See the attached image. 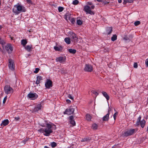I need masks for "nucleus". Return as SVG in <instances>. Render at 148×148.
Masks as SVG:
<instances>
[{"instance_id": "f257e3e1", "label": "nucleus", "mask_w": 148, "mask_h": 148, "mask_svg": "<svg viewBox=\"0 0 148 148\" xmlns=\"http://www.w3.org/2000/svg\"><path fill=\"white\" fill-rule=\"evenodd\" d=\"M26 11L25 7L19 4L15 5L12 9L13 12L16 15H18L22 12H25Z\"/></svg>"}, {"instance_id": "f03ea898", "label": "nucleus", "mask_w": 148, "mask_h": 148, "mask_svg": "<svg viewBox=\"0 0 148 148\" xmlns=\"http://www.w3.org/2000/svg\"><path fill=\"white\" fill-rule=\"evenodd\" d=\"M47 128L43 129L42 128L39 130L40 132H41L42 133H45L44 135L46 136H49L50 134L53 132L52 130L51 129L52 128V126L51 124L49 123L46 124Z\"/></svg>"}, {"instance_id": "7ed1b4c3", "label": "nucleus", "mask_w": 148, "mask_h": 148, "mask_svg": "<svg viewBox=\"0 0 148 148\" xmlns=\"http://www.w3.org/2000/svg\"><path fill=\"white\" fill-rule=\"evenodd\" d=\"M135 132V129H131L127 130L125 131L122 134V136L124 137H127L129 136H131L134 134Z\"/></svg>"}, {"instance_id": "20e7f679", "label": "nucleus", "mask_w": 148, "mask_h": 148, "mask_svg": "<svg viewBox=\"0 0 148 148\" xmlns=\"http://www.w3.org/2000/svg\"><path fill=\"white\" fill-rule=\"evenodd\" d=\"M4 90L5 93L7 94H12L14 92L13 89L10 86L8 85H6L5 86Z\"/></svg>"}, {"instance_id": "39448f33", "label": "nucleus", "mask_w": 148, "mask_h": 148, "mask_svg": "<svg viewBox=\"0 0 148 148\" xmlns=\"http://www.w3.org/2000/svg\"><path fill=\"white\" fill-rule=\"evenodd\" d=\"M27 97L31 99L35 100L38 97V95L35 93L30 92L27 95Z\"/></svg>"}, {"instance_id": "423d86ee", "label": "nucleus", "mask_w": 148, "mask_h": 148, "mask_svg": "<svg viewBox=\"0 0 148 148\" xmlns=\"http://www.w3.org/2000/svg\"><path fill=\"white\" fill-rule=\"evenodd\" d=\"M84 70L86 72H91L93 70V67L92 66L90 65L86 64L84 68Z\"/></svg>"}, {"instance_id": "0eeeda50", "label": "nucleus", "mask_w": 148, "mask_h": 148, "mask_svg": "<svg viewBox=\"0 0 148 148\" xmlns=\"http://www.w3.org/2000/svg\"><path fill=\"white\" fill-rule=\"evenodd\" d=\"M70 39L71 41L74 43L77 42L78 41L76 35L73 32H72L71 34Z\"/></svg>"}, {"instance_id": "6e6552de", "label": "nucleus", "mask_w": 148, "mask_h": 148, "mask_svg": "<svg viewBox=\"0 0 148 148\" xmlns=\"http://www.w3.org/2000/svg\"><path fill=\"white\" fill-rule=\"evenodd\" d=\"M5 49L8 53H11L13 51V48L11 45L10 44H8L5 46Z\"/></svg>"}, {"instance_id": "1a4fd4ad", "label": "nucleus", "mask_w": 148, "mask_h": 148, "mask_svg": "<svg viewBox=\"0 0 148 148\" xmlns=\"http://www.w3.org/2000/svg\"><path fill=\"white\" fill-rule=\"evenodd\" d=\"M8 66L9 69L12 71L14 70V66L13 61L11 59H9L8 60Z\"/></svg>"}, {"instance_id": "9d476101", "label": "nucleus", "mask_w": 148, "mask_h": 148, "mask_svg": "<svg viewBox=\"0 0 148 148\" xmlns=\"http://www.w3.org/2000/svg\"><path fill=\"white\" fill-rule=\"evenodd\" d=\"M74 111V109L73 108H69L66 109L64 112V114L70 115L73 113Z\"/></svg>"}, {"instance_id": "9b49d317", "label": "nucleus", "mask_w": 148, "mask_h": 148, "mask_svg": "<svg viewBox=\"0 0 148 148\" xmlns=\"http://www.w3.org/2000/svg\"><path fill=\"white\" fill-rule=\"evenodd\" d=\"M45 86L47 88L49 89L52 86V81L49 79H47L46 82L45 83Z\"/></svg>"}, {"instance_id": "f8f14e48", "label": "nucleus", "mask_w": 148, "mask_h": 148, "mask_svg": "<svg viewBox=\"0 0 148 148\" xmlns=\"http://www.w3.org/2000/svg\"><path fill=\"white\" fill-rule=\"evenodd\" d=\"M84 10L87 13L91 14H94L93 12L91 10L90 7L88 5H86L84 7Z\"/></svg>"}, {"instance_id": "ddd939ff", "label": "nucleus", "mask_w": 148, "mask_h": 148, "mask_svg": "<svg viewBox=\"0 0 148 148\" xmlns=\"http://www.w3.org/2000/svg\"><path fill=\"white\" fill-rule=\"evenodd\" d=\"M56 61L57 62H59L60 63H62L64 62H65L66 61V57L64 56V57H59L56 58Z\"/></svg>"}, {"instance_id": "4468645a", "label": "nucleus", "mask_w": 148, "mask_h": 148, "mask_svg": "<svg viewBox=\"0 0 148 148\" xmlns=\"http://www.w3.org/2000/svg\"><path fill=\"white\" fill-rule=\"evenodd\" d=\"M111 110V109L109 108L108 110V113L103 118V120L105 121H108L109 119V115L110 114V112Z\"/></svg>"}, {"instance_id": "2eb2a0df", "label": "nucleus", "mask_w": 148, "mask_h": 148, "mask_svg": "<svg viewBox=\"0 0 148 148\" xmlns=\"http://www.w3.org/2000/svg\"><path fill=\"white\" fill-rule=\"evenodd\" d=\"M69 119L70 120L69 121L70 123L73 126L75 125V123L73 119V116H71L69 117Z\"/></svg>"}, {"instance_id": "dca6fc26", "label": "nucleus", "mask_w": 148, "mask_h": 148, "mask_svg": "<svg viewBox=\"0 0 148 148\" xmlns=\"http://www.w3.org/2000/svg\"><path fill=\"white\" fill-rule=\"evenodd\" d=\"M9 122L8 119H5L2 121L1 125V126H5L7 125L9 123Z\"/></svg>"}, {"instance_id": "f3484780", "label": "nucleus", "mask_w": 148, "mask_h": 148, "mask_svg": "<svg viewBox=\"0 0 148 148\" xmlns=\"http://www.w3.org/2000/svg\"><path fill=\"white\" fill-rule=\"evenodd\" d=\"M42 106L41 104L37 105L36 107H35L33 110L34 112H37L39 110H40L41 109Z\"/></svg>"}, {"instance_id": "a211bd4d", "label": "nucleus", "mask_w": 148, "mask_h": 148, "mask_svg": "<svg viewBox=\"0 0 148 148\" xmlns=\"http://www.w3.org/2000/svg\"><path fill=\"white\" fill-rule=\"evenodd\" d=\"M43 79L42 77L38 75L37 77V80L36 81V83L37 84H39L40 83V81L42 80Z\"/></svg>"}, {"instance_id": "6ab92c4d", "label": "nucleus", "mask_w": 148, "mask_h": 148, "mask_svg": "<svg viewBox=\"0 0 148 148\" xmlns=\"http://www.w3.org/2000/svg\"><path fill=\"white\" fill-rule=\"evenodd\" d=\"M102 93L103 95L106 98L107 101H108L110 99V97L107 93L103 91Z\"/></svg>"}, {"instance_id": "aec40b11", "label": "nucleus", "mask_w": 148, "mask_h": 148, "mask_svg": "<svg viewBox=\"0 0 148 148\" xmlns=\"http://www.w3.org/2000/svg\"><path fill=\"white\" fill-rule=\"evenodd\" d=\"M91 139V138L90 137L84 138L82 139L81 141L88 142L90 141Z\"/></svg>"}, {"instance_id": "412c9836", "label": "nucleus", "mask_w": 148, "mask_h": 148, "mask_svg": "<svg viewBox=\"0 0 148 148\" xmlns=\"http://www.w3.org/2000/svg\"><path fill=\"white\" fill-rule=\"evenodd\" d=\"M32 45H27L25 47V49L28 52H30L32 49Z\"/></svg>"}, {"instance_id": "4be33fe9", "label": "nucleus", "mask_w": 148, "mask_h": 148, "mask_svg": "<svg viewBox=\"0 0 148 148\" xmlns=\"http://www.w3.org/2000/svg\"><path fill=\"white\" fill-rule=\"evenodd\" d=\"M112 31V29L111 27H108L106 29V32L108 34H110Z\"/></svg>"}, {"instance_id": "5701e85b", "label": "nucleus", "mask_w": 148, "mask_h": 148, "mask_svg": "<svg viewBox=\"0 0 148 148\" xmlns=\"http://www.w3.org/2000/svg\"><path fill=\"white\" fill-rule=\"evenodd\" d=\"M64 40L65 42L68 44H69L71 43V39L69 38H65Z\"/></svg>"}, {"instance_id": "b1692460", "label": "nucleus", "mask_w": 148, "mask_h": 148, "mask_svg": "<svg viewBox=\"0 0 148 148\" xmlns=\"http://www.w3.org/2000/svg\"><path fill=\"white\" fill-rule=\"evenodd\" d=\"M145 121L144 119H143L142 121H140V124L142 127L143 128L144 127L145 124Z\"/></svg>"}, {"instance_id": "393cba45", "label": "nucleus", "mask_w": 148, "mask_h": 148, "mask_svg": "<svg viewBox=\"0 0 148 148\" xmlns=\"http://www.w3.org/2000/svg\"><path fill=\"white\" fill-rule=\"evenodd\" d=\"M86 119L88 121H91V119L92 118V116L90 114H87L86 115Z\"/></svg>"}, {"instance_id": "a878e982", "label": "nucleus", "mask_w": 148, "mask_h": 148, "mask_svg": "<svg viewBox=\"0 0 148 148\" xmlns=\"http://www.w3.org/2000/svg\"><path fill=\"white\" fill-rule=\"evenodd\" d=\"M71 14L69 13H66L65 15V18L66 20H69L71 17Z\"/></svg>"}, {"instance_id": "bb28decb", "label": "nucleus", "mask_w": 148, "mask_h": 148, "mask_svg": "<svg viewBox=\"0 0 148 148\" xmlns=\"http://www.w3.org/2000/svg\"><path fill=\"white\" fill-rule=\"evenodd\" d=\"M21 43L23 46H25L27 44V42L26 40L23 39L21 40Z\"/></svg>"}, {"instance_id": "cd10ccee", "label": "nucleus", "mask_w": 148, "mask_h": 148, "mask_svg": "<svg viewBox=\"0 0 148 148\" xmlns=\"http://www.w3.org/2000/svg\"><path fill=\"white\" fill-rule=\"evenodd\" d=\"M69 52L71 53H75L76 52V50L75 49H68Z\"/></svg>"}, {"instance_id": "c85d7f7f", "label": "nucleus", "mask_w": 148, "mask_h": 148, "mask_svg": "<svg viewBox=\"0 0 148 148\" xmlns=\"http://www.w3.org/2000/svg\"><path fill=\"white\" fill-rule=\"evenodd\" d=\"M123 3L124 4H125L127 3H132V2L134 0H123Z\"/></svg>"}, {"instance_id": "c756f323", "label": "nucleus", "mask_w": 148, "mask_h": 148, "mask_svg": "<svg viewBox=\"0 0 148 148\" xmlns=\"http://www.w3.org/2000/svg\"><path fill=\"white\" fill-rule=\"evenodd\" d=\"M117 36L116 34L113 35L111 37V40L112 41H114L117 39Z\"/></svg>"}, {"instance_id": "7c9ffc66", "label": "nucleus", "mask_w": 148, "mask_h": 148, "mask_svg": "<svg viewBox=\"0 0 148 148\" xmlns=\"http://www.w3.org/2000/svg\"><path fill=\"white\" fill-rule=\"evenodd\" d=\"M98 126L97 124L95 123L92 124V128L94 130H96L97 129Z\"/></svg>"}, {"instance_id": "2f4dec72", "label": "nucleus", "mask_w": 148, "mask_h": 148, "mask_svg": "<svg viewBox=\"0 0 148 148\" xmlns=\"http://www.w3.org/2000/svg\"><path fill=\"white\" fill-rule=\"evenodd\" d=\"M5 41L0 37V44L2 45H4L5 44Z\"/></svg>"}, {"instance_id": "473e14b6", "label": "nucleus", "mask_w": 148, "mask_h": 148, "mask_svg": "<svg viewBox=\"0 0 148 148\" xmlns=\"http://www.w3.org/2000/svg\"><path fill=\"white\" fill-rule=\"evenodd\" d=\"M50 145L51 147L53 148L55 147L57 145V143L55 142H52L51 143Z\"/></svg>"}, {"instance_id": "72a5a7b5", "label": "nucleus", "mask_w": 148, "mask_h": 148, "mask_svg": "<svg viewBox=\"0 0 148 148\" xmlns=\"http://www.w3.org/2000/svg\"><path fill=\"white\" fill-rule=\"evenodd\" d=\"M61 73L62 74H65L67 73V70L66 69H62L61 71Z\"/></svg>"}, {"instance_id": "f704fd0d", "label": "nucleus", "mask_w": 148, "mask_h": 148, "mask_svg": "<svg viewBox=\"0 0 148 148\" xmlns=\"http://www.w3.org/2000/svg\"><path fill=\"white\" fill-rule=\"evenodd\" d=\"M77 23L79 25H81L82 23V22L81 20L78 19L77 21Z\"/></svg>"}, {"instance_id": "c9c22d12", "label": "nucleus", "mask_w": 148, "mask_h": 148, "mask_svg": "<svg viewBox=\"0 0 148 148\" xmlns=\"http://www.w3.org/2000/svg\"><path fill=\"white\" fill-rule=\"evenodd\" d=\"M101 2L103 3L104 4H106L109 3V1L108 0H102Z\"/></svg>"}, {"instance_id": "e433bc0d", "label": "nucleus", "mask_w": 148, "mask_h": 148, "mask_svg": "<svg viewBox=\"0 0 148 148\" xmlns=\"http://www.w3.org/2000/svg\"><path fill=\"white\" fill-rule=\"evenodd\" d=\"M69 20L73 24H74L75 23V18H73L71 17Z\"/></svg>"}, {"instance_id": "4c0bfd02", "label": "nucleus", "mask_w": 148, "mask_h": 148, "mask_svg": "<svg viewBox=\"0 0 148 148\" xmlns=\"http://www.w3.org/2000/svg\"><path fill=\"white\" fill-rule=\"evenodd\" d=\"M79 1L77 0H75L73 1L72 3L74 5H76L78 4Z\"/></svg>"}, {"instance_id": "58836bf2", "label": "nucleus", "mask_w": 148, "mask_h": 148, "mask_svg": "<svg viewBox=\"0 0 148 148\" xmlns=\"http://www.w3.org/2000/svg\"><path fill=\"white\" fill-rule=\"evenodd\" d=\"M64 10V8L62 7H59L58 8V10L59 12H62Z\"/></svg>"}, {"instance_id": "ea45409f", "label": "nucleus", "mask_w": 148, "mask_h": 148, "mask_svg": "<svg viewBox=\"0 0 148 148\" xmlns=\"http://www.w3.org/2000/svg\"><path fill=\"white\" fill-rule=\"evenodd\" d=\"M91 92L92 94H94L95 96H97L98 95V93L94 90H92Z\"/></svg>"}, {"instance_id": "a19ab883", "label": "nucleus", "mask_w": 148, "mask_h": 148, "mask_svg": "<svg viewBox=\"0 0 148 148\" xmlns=\"http://www.w3.org/2000/svg\"><path fill=\"white\" fill-rule=\"evenodd\" d=\"M54 49L56 51H60V47H57V46H55L54 47Z\"/></svg>"}, {"instance_id": "79ce46f5", "label": "nucleus", "mask_w": 148, "mask_h": 148, "mask_svg": "<svg viewBox=\"0 0 148 148\" xmlns=\"http://www.w3.org/2000/svg\"><path fill=\"white\" fill-rule=\"evenodd\" d=\"M140 24V22L139 21H136L134 23V25L136 26H138V25H139Z\"/></svg>"}, {"instance_id": "37998d69", "label": "nucleus", "mask_w": 148, "mask_h": 148, "mask_svg": "<svg viewBox=\"0 0 148 148\" xmlns=\"http://www.w3.org/2000/svg\"><path fill=\"white\" fill-rule=\"evenodd\" d=\"M26 1L29 4H32V2L31 0H26Z\"/></svg>"}, {"instance_id": "c03bdc74", "label": "nucleus", "mask_w": 148, "mask_h": 148, "mask_svg": "<svg viewBox=\"0 0 148 148\" xmlns=\"http://www.w3.org/2000/svg\"><path fill=\"white\" fill-rule=\"evenodd\" d=\"M39 70L40 69L39 68H36L35 69V71H34V72L35 73H37L38 72Z\"/></svg>"}, {"instance_id": "a18cd8bd", "label": "nucleus", "mask_w": 148, "mask_h": 148, "mask_svg": "<svg viewBox=\"0 0 148 148\" xmlns=\"http://www.w3.org/2000/svg\"><path fill=\"white\" fill-rule=\"evenodd\" d=\"M7 96H5L4 98L3 99V104H4L5 102H6V101L7 99Z\"/></svg>"}, {"instance_id": "49530a36", "label": "nucleus", "mask_w": 148, "mask_h": 148, "mask_svg": "<svg viewBox=\"0 0 148 148\" xmlns=\"http://www.w3.org/2000/svg\"><path fill=\"white\" fill-rule=\"evenodd\" d=\"M134 68H136L138 67V64L136 62H135L134 64Z\"/></svg>"}, {"instance_id": "de8ad7c7", "label": "nucleus", "mask_w": 148, "mask_h": 148, "mask_svg": "<svg viewBox=\"0 0 148 148\" xmlns=\"http://www.w3.org/2000/svg\"><path fill=\"white\" fill-rule=\"evenodd\" d=\"M118 114L117 113V112H116V113H115L114 115H113V117H114V120H115L116 119V115H117V114Z\"/></svg>"}, {"instance_id": "09e8293b", "label": "nucleus", "mask_w": 148, "mask_h": 148, "mask_svg": "<svg viewBox=\"0 0 148 148\" xmlns=\"http://www.w3.org/2000/svg\"><path fill=\"white\" fill-rule=\"evenodd\" d=\"M68 97L71 99H73V97H72L70 95H68Z\"/></svg>"}, {"instance_id": "8fccbe9b", "label": "nucleus", "mask_w": 148, "mask_h": 148, "mask_svg": "<svg viewBox=\"0 0 148 148\" xmlns=\"http://www.w3.org/2000/svg\"><path fill=\"white\" fill-rule=\"evenodd\" d=\"M140 121H137L136 123V125H139L140 123Z\"/></svg>"}, {"instance_id": "3c124183", "label": "nucleus", "mask_w": 148, "mask_h": 148, "mask_svg": "<svg viewBox=\"0 0 148 148\" xmlns=\"http://www.w3.org/2000/svg\"><path fill=\"white\" fill-rule=\"evenodd\" d=\"M90 9H93L95 8V6L92 5L91 6V7H90Z\"/></svg>"}, {"instance_id": "603ef678", "label": "nucleus", "mask_w": 148, "mask_h": 148, "mask_svg": "<svg viewBox=\"0 0 148 148\" xmlns=\"http://www.w3.org/2000/svg\"><path fill=\"white\" fill-rule=\"evenodd\" d=\"M87 4L88 5H92V3L91 2H88Z\"/></svg>"}, {"instance_id": "864d4df0", "label": "nucleus", "mask_w": 148, "mask_h": 148, "mask_svg": "<svg viewBox=\"0 0 148 148\" xmlns=\"http://www.w3.org/2000/svg\"><path fill=\"white\" fill-rule=\"evenodd\" d=\"M20 118L19 117L15 118V120H16V121L18 120Z\"/></svg>"}, {"instance_id": "5fc2aeb1", "label": "nucleus", "mask_w": 148, "mask_h": 148, "mask_svg": "<svg viewBox=\"0 0 148 148\" xmlns=\"http://www.w3.org/2000/svg\"><path fill=\"white\" fill-rule=\"evenodd\" d=\"M66 102L68 103H69L71 102V101L69 99H67L66 100Z\"/></svg>"}, {"instance_id": "6e6d98bb", "label": "nucleus", "mask_w": 148, "mask_h": 148, "mask_svg": "<svg viewBox=\"0 0 148 148\" xmlns=\"http://www.w3.org/2000/svg\"><path fill=\"white\" fill-rule=\"evenodd\" d=\"M147 61L145 63L146 65L148 66V59L146 60Z\"/></svg>"}, {"instance_id": "4d7b16f0", "label": "nucleus", "mask_w": 148, "mask_h": 148, "mask_svg": "<svg viewBox=\"0 0 148 148\" xmlns=\"http://www.w3.org/2000/svg\"><path fill=\"white\" fill-rule=\"evenodd\" d=\"M141 119V117L140 116H139L138 118V121H140V120Z\"/></svg>"}, {"instance_id": "13d9d810", "label": "nucleus", "mask_w": 148, "mask_h": 148, "mask_svg": "<svg viewBox=\"0 0 148 148\" xmlns=\"http://www.w3.org/2000/svg\"><path fill=\"white\" fill-rule=\"evenodd\" d=\"M118 1L119 3H121L122 2V0H118Z\"/></svg>"}, {"instance_id": "bf43d9fd", "label": "nucleus", "mask_w": 148, "mask_h": 148, "mask_svg": "<svg viewBox=\"0 0 148 148\" xmlns=\"http://www.w3.org/2000/svg\"><path fill=\"white\" fill-rule=\"evenodd\" d=\"M124 39L125 40H127L128 39V38L127 37H126L124 38Z\"/></svg>"}, {"instance_id": "052dcab7", "label": "nucleus", "mask_w": 148, "mask_h": 148, "mask_svg": "<svg viewBox=\"0 0 148 148\" xmlns=\"http://www.w3.org/2000/svg\"><path fill=\"white\" fill-rule=\"evenodd\" d=\"M44 148H49V147H47V146H45L44 147Z\"/></svg>"}, {"instance_id": "680f3d73", "label": "nucleus", "mask_w": 148, "mask_h": 148, "mask_svg": "<svg viewBox=\"0 0 148 148\" xmlns=\"http://www.w3.org/2000/svg\"><path fill=\"white\" fill-rule=\"evenodd\" d=\"M98 2H101L102 0H97Z\"/></svg>"}, {"instance_id": "e2e57ef3", "label": "nucleus", "mask_w": 148, "mask_h": 148, "mask_svg": "<svg viewBox=\"0 0 148 148\" xmlns=\"http://www.w3.org/2000/svg\"><path fill=\"white\" fill-rule=\"evenodd\" d=\"M2 28V27L1 25H0V29H1Z\"/></svg>"}, {"instance_id": "0e129e2a", "label": "nucleus", "mask_w": 148, "mask_h": 148, "mask_svg": "<svg viewBox=\"0 0 148 148\" xmlns=\"http://www.w3.org/2000/svg\"><path fill=\"white\" fill-rule=\"evenodd\" d=\"M2 51V49L0 47V51Z\"/></svg>"}, {"instance_id": "69168bd1", "label": "nucleus", "mask_w": 148, "mask_h": 148, "mask_svg": "<svg viewBox=\"0 0 148 148\" xmlns=\"http://www.w3.org/2000/svg\"><path fill=\"white\" fill-rule=\"evenodd\" d=\"M1 5V0H0V5Z\"/></svg>"}]
</instances>
